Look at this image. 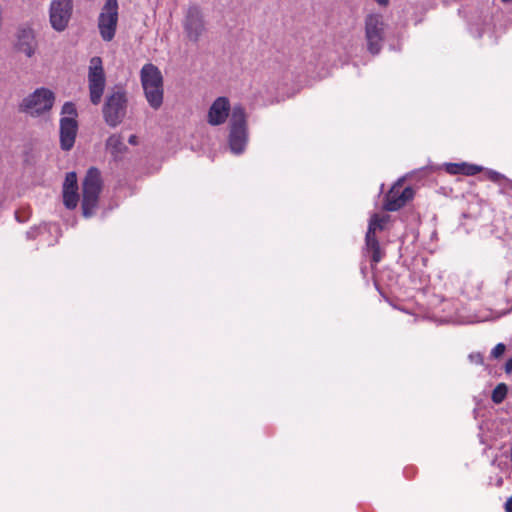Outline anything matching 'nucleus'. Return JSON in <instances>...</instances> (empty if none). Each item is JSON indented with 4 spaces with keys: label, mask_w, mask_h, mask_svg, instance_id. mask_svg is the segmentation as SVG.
<instances>
[{
    "label": "nucleus",
    "mask_w": 512,
    "mask_h": 512,
    "mask_svg": "<svg viewBox=\"0 0 512 512\" xmlns=\"http://www.w3.org/2000/svg\"><path fill=\"white\" fill-rule=\"evenodd\" d=\"M228 147L232 154L238 156L245 152L249 142L247 115L241 105L231 110L229 118Z\"/></svg>",
    "instance_id": "f257e3e1"
},
{
    "label": "nucleus",
    "mask_w": 512,
    "mask_h": 512,
    "mask_svg": "<svg viewBox=\"0 0 512 512\" xmlns=\"http://www.w3.org/2000/svg\"><path fill=\"white\" fill-rule=\"evenodd\" d=\"M141 84L149 105L157 110L163 103V77L152 63L145 64L140 71Z\"/></svg>",
    "instance_id": "f03ea898"
},
{
    "label": "nucleus",
    "mask_w": 512,
    "mask_h": 512,
    "mask_svg": "<svg viewBox=\"0 0 512 512\" xmlns=\"http://www.w3.org/2000/svg\"><path fill=\"white\" fill-rule=\"evenodd\" d=\"M101 190V173L97 168L91 167L82 182V214L84 217L89 218L94 215Z\"/></svg>",
    "instance_id": "7ed1b4c3"
},
{
    "label": "nucleus",
    "mask_w": 512,
    "mask_h": 512,
    "mask_svg": "<svg viewBox=\"0 0 512 512\" xmlns=\"http://www.w3.org/2000/svg\"><path fill=\"white\" fill-rule=\"evenodd\" d=\"M54 101L55 94L50 89L41 87L23 98L18 110L31 117H39L52 109Z\"/></svg>",
    "instance_id": "20e7f679"
},
{
    "label": "nucleus",
    "mask_w": 512,
    "mask_h": 512,
    "mask_svg": "<svg viewBox=\"0 0 512 512\" xmlns=\"http://www.w3.org/2000/svg\"><path fill=\"white\" fill-rule=\"evenodd\" d=\"M127 105L128 100L124 91L117 90L109 94L102 109L106 124L112 128L121 124L127 113Z\"/></svg>",
    "instance_id": "39448f33"
},
{
    "label": "nucleus",
    "mask_w": 512,
    "mask_h": 512,
    "mask_svg": "<svg viewBox=\"0 0 512 512\" xmlns=\"http://www.w3.org/2000/svg\"><path fill=\"white\" fill-rule=\"evenodd\" d=\"M386 24L379 14H369L365 19V38L370 53L378 54L385 39Z\"/></svg>",
    "instance_id": "423d86ee"
},
{
    "label": "nucleus",
    "mask_w": 512,
    "mask_h": 512,
    "mask_svg": "<svg viewBox=\"0 0 512 512\" xmlns=\"http://www.w3.org/2000/svg\"><path fill=\"white\" fill-rule=\"evenodd\" d=\"M389 219L388 215L373 214L370 218L368 230L366 233V253L370 256L371 262L377 264L381 261L383 253L380 248L379 242L376 239V231L384 229L385 224Z\"/></svg>",
    "instance_id": "0eeeda50"
},
{
    "label": "nucleus",
    "mask_w": 512,
    "mask_h": 512,
    "mask_svg": "<svg viewBox=\"0 0 512 512\" xmlns=\"http://www.w3.org/2000/svg\"><path fill=\"white\" fill-rule=\"evenodd\" d=\"M118 23V2L117 0H106L98 18V29L101 38L110 42L116 33Z\"/></svg>",
    "instance_id": "6e6552de"
},
{
    "label": "nucleus",
    "mask_w": 512,
    "mask_h": 512,
    "mask_svg": "<svg viewBox=\"0 0 512 512\" xmlns=\"http://www.w3.org/2000/svg\"><path fill=\"white\" fill-rule=\"evenodd\" d=\"M73 0H52L49 6V23L56 32L68 28L73 14Z\"/></svg>",
    "instance_id": "1a4fd4ad"
},
{
    "label": "nucleus",
    "mask_w": 512,
    "mask_h": 512,
    "mask_svg": "<svg viewBox=\"0 0 512 512\" xmlns=\"http://www.w3.org/2000/svg\"><path fill=\"white\" fill-rule=\"evenodd\" d=\"M105 74L100 57H93L90 60L88 84L90 100L94 105H98L101 101L105 88Z\"/></svg>",
    "instance_id": "9d476101"
},
{
    "label": "nucleus",
    "mask_w": 512,
    "mask_h": 512,
    "mask_svg": "<svg viewBox=\"0 0 512 512\" xmlns=\"http://www.w3.org/2000/svg\"><path fill=\"white\" fill-rule=\"evenodd\" d=\"M403 179H399L388 191L384 202V209L387 211H397L403 207L414 196L411 187L402 188Z\"/></svg>",
    "instance_id": "9b49d317"
},
{
    "label": "nucleus",
    "mask_w": 512,
    "mask_h": 512,
    "mask_svg": "<svg viewBox=\"0 0 512 512\" xmlns=\"http://www.w3.org/2000/svg\"><path fill=\"white\" fill-rule=\"evenodd\" d=\"M78 132L77 119L72 117H61L59 121L60 147L63 151L73 148Z\"/></svg>",
    "instance_id": "f8f14e48"
},
{
    "label": "nucleus",
    "mask_w": 512,
    "mask_h": 512,
    "mask_svg": "<svg viewBox=\"0 0 512 512\" xmlns=\"http://www.w3.org/2000/svg\"><path fill=\"white\" fill-rule=\"evenodd\" d=\"M15 49L24 53L27 57H32L37 49V40L35 31L29 26H21L16 33Z\"/></svg>",
    "instance_id": "ddd939ff"
},
{
    "label": "nucleus",
    "mask_w": 512,
    "mask_h": 512,
    "mask_svg": "<svg viewBox=\"0 0 512 512\" xmlns=\"http://www.w3.org/2000/svg\"><path fill=\"white\" fill-rule=\"evenodd\" d=\"M62 194L63 203L67 209H74L77 207L79 194L77 174L75 172H69L66 174Z\"/></svg>",
    "instance_id": "4468645a"
},
{
    "label": "nucleus",
    "mask_w": 512,
    "mask_h": 512,
    "mask_svg": "<svg viewBox=\"0 0 512 512\" xmlns=\"http://www.w3.org/2000/svg\"><path fill=\"white\" fill-rule=\"evenodd\" d=\"M230 103L226 97L217 98L211 105L208 112V122L211 125H220L229 116Z\"/></svg>",
    "instance_id": "2eb2a0df"
},
{
    "label": "nucleus",
    "mask_w": 512,
    "mask_h": 512,
    "mask_svg": "<svg viewBox=\"0 0 512 512\" xmlns=\"http://www.w3.org/2000/svg\"><path fill=\"white\" fill-rule=\"evenodd\" d=\"M443 166L446 172L451 175L462 174L467 176H473L483 170V167L479 165L469 164L466 162L445 163Z\"/></svg>",
    "instance_id": "dca6fc26"
},
{
    "label": "nucleus",
    "mask_w": 512,
    "mask_h": 512,
    "mask_svg": "<svg viewBox=\"0 0 512 512\" xmlns=\"http://www.w3.org/2000/svg\"><path fill=\"white\" fill-rule=\"evenodd\" d=\"M106 149L115 160H118L127 151V146L121 135L113 134L106 140Z\"/></svg>",
    "instance_id": "f3484780"
},
{
    "label": "nucleus",
    "mask_w": 512,
    "mask_h": 512,
    "mask_svg": "<svg viewBox=\"0 0 512 512\" xmlns=\"http://www.w3.org/2000/svg\"><path fill=\"white\" fill-rule=\"evenodd\" d=\"M482 290V281L477 276H469L462 285V293L468 299L479 298Z\"/></svg>",
    "instance_id": "a211bd4d"
},
{
    "label": "nucleus",
    "mask_w": 512,
    "mask_h": 512,
    "mask_svg": "<svg viewBox=\"0 0 512 512\" xmlns=\"http://www.w3.org/2000/svg\"><path fill=\"white\" fill-rule=\"evenodd\" d=\"M486 175L488 179L497 183L498 185L504 188L512 189V180L506 178L503 174L495 171V170H487Z\"/></svg>",
    "instance_id": "6ab92c4d"
},
{
    "label": "nucleus",
    "mask_w": 512,
    "mask_h": 512,
    "mask_svg": "<svg viewBox=\"0 0 512 512\" xmlns=\"http://www.w3.org/2000/svg\"><path fill=\"white\" fill-rule=\"evenodd\" d=\"M508 387L505 383H499L492 392V401L495 404H500L506 398Z\"/></svg>",
    "instance_id": "aec40b11"
},
{
    "label": "nucleus",
    "mask_w": 512,
    "mask_h": 512,
    "mask_svg": "<svg viewBox=\"0 0 512 512\" xmlns=\"http://www.w3.org/2000/svg\"><path fill=\"white\" fill-rule=\"evenodd\" d=\"M61 115H63V117H72L76 119L78 113L75 104L73 102H65L61 109Z\"/></svg>",
    "instance_id": "412c9836"
},
{
    "label": "nucleus",
    "mask_w": 512,
    "mask_h": 512,
    "mask_svg": "<svg viewBox=\"0 0 512 512\" xmlns=\"http://www.w3.org/2000/svg\"><path fill=\"white\" fill-rule=\"evenodd\" d=\"M506 346L503 343H498L491 351V356L498 358L505 352Z\"/></svg>",
    "instance_id": "4be33fe9"
},
{
    "label": "nucleus",
    "mask_w": 512,
    "mask_h": 512,
    "mask_svg": "<svg viewBox=\"0 0 512 512\" xmlns=\"http://www.w3.org/2000/svg\"><path fill=\"white\" fill-rule=\"evenodd\" d=\"M471 363L476 365H482L484 362L483 356L480 353H471L468 356Z\"/></svg>",
    "instance_id": "5701e85b"
},
{
    "label": "nucleus",
    "mask_w": 512,
    "mask_h": 512,
    "mask_svg": "<svg viewBox=\"0 0 512 512\" xmlns=\"http://www.w3.org/2000/svg\"><path fill=\"white\" fill-rule=\"evenodd\" d=\"M193 25H194V34L200 33L204 29V25H203L202 21L196 19L195 17H194Z\"/></svg>",
    "instance_id": "b1692460"
},
{
    "label": "nucleus",
    "mask_w": 512,
    "mask_h": 512,
    "mask_svg": "<svg viewBox=\"0 0 512 512\" xmlns=\"http://www.w3.org/2000/svg\"><path fill=\"white\" fill-rule=\"evenodd\" d=\"M505 372L511 373L512 372V358L508 359L505 363Z\"/></svg>",
    "instance_id": "393cba45"
},
{
    "label": "nucleus",
    "mask_w": 512,
    "mask_h": 512,
    "mask_svg": "<svg viewBox=\"0 0 512 512\" xmlns=\"http://www.w3.org/2000/svg\"><path fill=\"white\" fill-rule=\"evenodd\" d=\"M506 512H512V496L509 497L505 503Z\"/></svg>",
    "instance_id": "a878e982"
},
{
    "label": "nucleus",
    "mask_w": 512,
    "mask_h": 512,
    "mask_svg": "<svg viewBox=\"0 0 512 512\" xmlns=\"http://www.w3.org/2000/svg\"><path fill=\"white\" fill-rule=\"evenodd\" d=\"M129 144L131 145H137L138 144V138L136 135H131L128 139Z\"/></svg>",
    "instance_id": "bb28decb"
},
{
    "label": "nucleus",
    "mask_w": 512,
    "mask_h": 512,
    "mask_svg": "<svg viewBox=\"0 0 512 512\" xmlns=\"http://www.w3.org/2000/svg\"><path fill=\"white\" fill-rule=\"evenodd\" d=\"M379 5H387L388 0H375Z\"/></svg>",
    "instance_id": "cd10ccee"
},
{
    "label": "nucleus",
    "mask_w": 512,
    "mask_h": 512,
    "mask_svg": "<svg viewBox=\"0 0 512 512\" xmlns=\"http://www.w3.org/2000/svg\"><path fill=\"white\" fill-rule=\"evenodd\" d=\"M501 1H502V2H504V3H509V2H511L512 0H501Z\"/></svg>",
    "instance_id": "c85d7f7f"
},
{
    "label": "nucleus",
    "mask_w": 512,
    "mask_h": 512,
    "mask_svg": "<svg viewBox=\"0 0 512 512\" xmlns=\"http://www.w3.org/2000/svg\"><path fill=\"white\" fill-rule=\"evenodd\" d=\"M185 27H186L187 32L189 33V25L186 24Z\"/></svg>",
    "instance_id": "c756f323"
}]
</instances>
